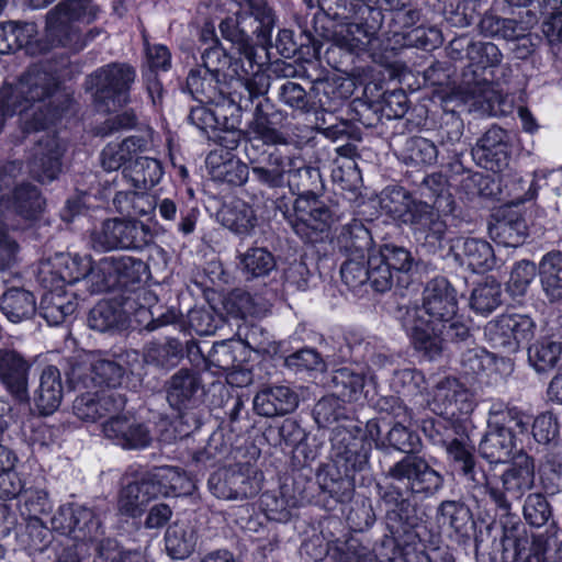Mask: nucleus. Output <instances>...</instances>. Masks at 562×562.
<instances>
[{
    "mask_svg": "<svg viewBox=\"0 0 562 562\" xmlns=\"http://www.w3.org/2000/svg\"><path fill=\"white\" fill-rule=\"evenodd\" d=\"M198 538V530L191 522L177 520L165 532L166 551L173 560L187 559L194 552Z\"/></svg>",
    "mask_w": 562,
    "mask_h": 562,
    "instance_id": "nucleus-43",
    "label": "nucleus"
},
{
    "mask_svg": "<svg viewBox=\"0 0 562 562\" xmlns=\"http://www.w3.org/2000/svg\"><path fill=\"white\" fill-rule=\"evenodd\" d=\"M187 477L172 467L155 468L124 485L119 493L117 509L130 518L139 517L146 506L158 497L184 493Z\"/></svg>",
    "mask_w": 562,
    "mask_h": 562,
    "instance_id": "nucleus-2",
    "label": "nucleus"
},
{
    "mask_svg": "<svg viewBox=\"0 0 562 562\" xmlns=\"http://www.w3.org/2000/svg\"><path fill=\"white\" fill-rule=\"evenodd\" d=\"M442 211L423 201L415 207L405 225H408L417 246L426 254H437L445 247L448 225Z\"/></svg>",
    "mask_w": 562,
    "mask_h": 562,
    "instance_id": "nucleus-16",
    "label": "nucleus"
},
{
    "mask_svg": "<svg viewBox=\"0 0 562 562\" xmlns=\"http://www.w3.org/2000/svg\"><path fill=\"white\" fill-rule=\"evenodd\" d=\"M64 396L61 374L58 368L48 366L43 369L34 402L41 415H50L60 406Z\"/></svg>",
    "mask_w": 562,
    "mask_h": 562,
    "instance_id": "nucleus-39",
    "label": "nucleus"
},
{
    "mask_svg": "<svg viewBox=\"0 0 562 562\" xmlns=\"http://www.w3.org/2000/svg\"><path fill=\"white\" fill-rule=\"evenodd\" d=\"M432 405L438 415H467L474 409L471 392L454 378H445L436 384Z\"/></svg>",
    "mask_w": 562,
    "mask_h": 562,
    "instance_id": "nucleus-29",
    "label": "nucleus"
},
{
    "mask_svg": "<svg viewBox=\"0 0 562 562\" xmlns=\"http://www.w3.org/2000/svg\"><path fill=\"white\" fill-rule=\"evenodd\" d=\"M59 89L57 77L42 66L29 67L14 83L0 88V133L15 114L23 133L47 128L58 116L54 98Z\"/></svg>",
    "mask_w": 562,
    "mask_h": 562,
    "instance_id": "nucleus-1",
    "label": "nucleus"
},
{
    "mask_svg": "<svg viewBox=\"0 0 562 562\" xmlns=\"http://www.w3.org/2000/svg\"><path fill=\"white\" fill-rule=\"evenodd\" d=\"M250 161L252 176L261 186L270 189L284 187L285 175L289 171L288 158L277 149L271 151L262 162Z\"/></svg>",
    "mask_w": 562,
    "mask_h": 562,
    "instance_id": "nucleus-51",
    "label": "nucleus"
},
{
    "mask_svg": "<svg viewBox=\"0 0 562 562\" xmlns=\"http://www.w3.org/2000/svg\"><path fill=\"white\" fill-rule=\"evenodd\" d=\"M283 119L282 112L273 110L268 99L259 100L255 106L254 119L249 123L254 139L271 146L286 145L285 135L276 127Z\"/></svg>",
    "mask_w": 562,
    "mask_h": 562,
    "instance_id": "nucleus-31",
    "label": "nucleus"
},
{
    "mask_svg": "<svg viewBox=\"0 0 562 562\" xmlns=\"http://www.w3.org/2000/svg\"><path fill=\"white\" fill-rule=\"evenodd\" d=\"M148 273V266L145 261L132 256H110L95 262V269L92 273V293L113 292L119 296H134L138 292H145V295L137 301L139 305L146 308L154 296L150 291L143 286V282Z\"/></svg>",
    "mask_w": 562,
    "mask_h": 562,
    "instance_id": "nucleus-3",
    "label": "nucleus"
},
{
    "mask_svg": "<svg viewBox=\"0 0 562 562\" xmlns=\"http://www.w3.org/2000/svg\"><path fill=\"white\" fill-rule=\"evenodd\" d=\"M330 459L337 472L357 473L369 464L371 443L366 440L362 423L345 418L333 428Z\"/></svg>",
    "mask_w": 562,
    "mask_h": 562,
    "instance_id": "nucleus-9",
    "label": "nucleus"
},
{
    "mask_svg": "<svg viewBox=\"0 0 562 562\" xmlns=\"http://www.w3.org/2000/svg\"><path fill=\"white\" fill-rule=\"evenodd\" d=\"M238 267L246 280L263 278L276 270V258L267 248L251 247L246 252L239 254Z\"/></svg>",
    "mask_w": 562,
    "mask_h": 562,
    "instance_id": "nucleus-59",
    "label": "nucleus"
},
{
    "mask_svg": "<svg viewBox=\"0 0 562 562\" xmlns=\"http://www.w3.org/2000/svg\"><path fill=\"white\" fill-rule=\"evenodd\" d=\"M352 10L353 21H344L339 24V30H330L323 24L324 37L333 38L340 47L350 52L366 50L382 27L384 14L381 7H378V0H356Z\"/></svg>",
    "mask_w": 562,
    "mask_h": 562,
    "instance_id": "nucleus-8",
    "label": "nucleus"
},
{
    "mask_svg": "<svg viewBox=\"0 0 562 562\" xmlns=\"http://www.w3.org/2000/svg\"><path fill=\"white\" fill-rule=\"evenodd\" d=\"M250 18L241 16L238 12L227 16L220 23V32L224 40L231 42L237 52L252 65L256 50L252 36L256 35L250 27Z\"/></svg>",
    "mask_w": 562,
    "mask_h": 562,
    "instance_id": "nucleus-37",
    "label": "nucleus"
},
{
    "mask_svg": "<svg viewBox=\"0 0 562 562\" xmlns=\"http://www.w3.org/2000/svg\"><path fill=\"white\" fill-rule=\"evenodd\" d=\"M528 361L537 372H549L562 367V341L544 337L528 348Z\"/></svg>",
    "mask_w": 562,
    "mask_h": 562,
    "instance_id": "nucleus-55",
    "label": "nucleus"
},
{
    "mask_svg": "<svg viewBox=\"0 0 562 562\" xmlns=\"http://www.w3.org/2000/svg\"><path fill=\"white\" fill-rule=\"evenodd\" d=\"M135 79L136 70L133 66L115 61L89 74L83 85L95 108L109 112L131 101V89Z\"/></svg>",
    "mask_w": 562,
    "mask_h": 562,
    "instance_id": "nucleus-5",
    "label": "nucleus"
},
{
    "mask_svg": "<svg viewBox=\"0 0 562 562\" xmlns=\"http://www.w3.org/2000/svg\"><path fill=\"white\" fill-rule=\"evenodd\" d=\"M94 269L95 263H92L90 256L80 257L61 254L56 256L52 273L56 274L59 281L67 284H74L83 279L92 293V273Z\"/></svg>",
    "mask_w": 562,
    "mask_h": 562,
    "instance_id": "nucleus-45",
    "label": "nucleus"
},
{
    "mask_svg": "<svg viewBox=\"0 0 562 562\" xmlns=\"http://www.w3.org/2000/svg\"><path fill=\"white\" fill-rule=\"evenodd\" d=\"M445 450L453 468L467 480L473 482L474 487L486 482V473L476 468L474 446L468 432Z\"/></svg>",
    "mask_w": 562,
    "mask_h": 562,
    "instance_id": "nucleus-38",
    "label": "nucleus"
},
{
    "mask_svg": "<svg viewBox=\"0 0 562 562\" xmlns=\"http://www.w3.org/2000/svg\"><path fill=\"white\" fill-rule=\"evenodd\" d=\"M401 321L409 333L414 350L423 359L435 361L442 356L446 342L439 325L419 317L416 307H405Z\"/></svg>",
    "mask_w": 562,
    "mask_h": 562,
    "instance_id": "nucleus-19",
    "label": "nucleus"
},
{
    "mask_svg": "<svg viewBox=\"0 0 562 562\" xmlns=\"http://www.w3.org/2000/svg\"><path fill=\"white\" fill-rule=\"evenodd\" d=\"M423 430L434 445L443 448H447L468 432L467 425L462 420L442 417V415H439L438 418L425 420Z\"/></svg>",
    "mask_w": 562,
    "mask_h": 562,
    "instance_id": "nucleus-56",
    "label": "nucleus"
},
{
    "mask_svg": "<svg viewBox=\"0 0 562 562\" xmlns=\"http://www.w3.org/2000/svg\"><path fill=\"white\" fill-rule=\"evenodd\" d=\"M145 294L144 291L130 297L114 294L110 300L99 302L89 313V326L101 333L126 329L130 326L131 315L147 312L137 303L142 297L139 295Z\"/></svg>",
    "mask_w": 562,
    "mask_h": 562,
    "instance_id": "nucleus-15",
    "label": "nucleus"
},
{
    "mask_svg": "<svg viewBox=\"0 0 562 562\" xmlns=\"http://www.w3.org/2000/svg\"><path fill=\"white\" fill-rule=\"evenodd\" d=\"M539 21V14L535 10L527 9L512 18L499 16L494 13H485L477 23V29L484 37L510 42L524 31H530Z\"/></svg>",
    "mask_w": 562,
    "mask_h": 562,
    "instance_id": "nucleus-26",
    "label": "nucleus"
},
{
    "mask_svg": "<svg viewBox=\"0 0 562 562\" xmlns=\"http://www.w3.org/2000/svg\"><path fill=\"white\" fill-rule=\"evenodd\" d=\"M390 142L395 154L407 165H431L437 161L438 149L425 137L394 134Z\"/></svg>",
    "mask_w": 562,
    "mask_h": 562,
    "instance_id": "nucleus-36",
    "label": "nucleus"
},
{
    "mask_svg": "<svg viewBox=\"0 0 562 562\" xmlns=\"http://www.w3.org/2000/svg\"><path fill=\"white\" fill-rule=\"evenodd\" d=\"M322 383L327 394L323 395L318 404L323 409H325L326 405L333 406L335 418L342 414V404L351 400L352 395L361 386L360 378L347 368L337 369L330 373L323 372Z\"/></svg>",
    "mask_w": 562,
    "mask_h": 562,
    "instance_id": "nucleus-28",
    "label": "nucleus"
},
{
    "mask_svg": "<svg viewBox=\"0 0 562 562\" xmlns=\"http://www.w3.org/2000/svg\"><path fill=\"white\" fill-rule=\"evenodd\" d=\"M295 234L314 248L316 236V193L306 190L297 195L293 204V214L285 215ZM314 255V249H312ZM313 260V256H311Z\"/></svg>",
    "mask_w": 562,
    "mask_h": 562,
    "instance_id": "nucleus-32",
    "label": "nucleus"
},
{
    "mask_svg": "<svg viewBox=\"0 0 562 562\" xmlns=\"http://www.w3.org/2000/svg\"><path fill=\"white\" fill-rule=\"evenodd\" d=\"M488 225L490 237L505 247H518L528 237V225L521 212L512 206H504L493 216Z\"/></svg>",
    "mask_w": 562,
    "mask_h": 562,
    "instance_id": "nucleus-30",
    "label": "nucleus"
},
{
    "mask_svg": "<svg viewBox=\"0 0 562 562\" xmlns=\"http://www.w3.org/2000/svg\"><path fill=\"white\" fill-rule=\"evenodd\" d=\"M512 136L508 131L492 125L471 149L472 159L482 168L499 172L510 159Z\"/></svg>",
    "mask_w": 562,
    "mask_h": 562,
    "instance_id": "nucleus-21",
    "label": "nucleus"
},
{
    "mask_svg": "<svg viewBox=\"0 0 562 562\" xmlns=\"http://www.w3.org/2000/svg\"><path fill=\"white\" fill-rule=\"evenodd\" d=\"M385 477L394 485L402 486L403 490L415 495H434L443 485L442 475L418 453H411L395 462L389 468Z\"/></svg>",
    "mask_w": 562,
    "mask_h": 562,
    "instance_id": "nucleus-14",
    "label": "nucleus"
},
{
    "mask_svg": "<svg viewBox=\"0 0 562 562\" xmlns=\"http://www.w3.org/2000/svg\"><path fill=\"white\" fill-rule=\"evenodd\" d=\"M437 514L460 535H469L475 524L470 507L460 501L441 502L437 508Z\"/></svg>",
    "mask_w": 562,
    "mask_h": 562,
    "instance_id": "nucleus-62",
    "label": "nucleus"
},
{
    "mask_svg": "<svg viewBox=\"0 0 562 562\" xmlns=\"http://www.w3.org/2000/svg\"><path fill=\"white\" fill-rule=\"evenodd\" d=\"M422 200L413 199L411 193L402 187L389 186L381 194V207L394 220L405 224L412 216L415 207Z\"/></svg>",
    "mask_w": 562,
    "mask_h": 562,
    "instance_id": "nucleus-54",
    "label": "nucleus"
},
{
    "mask_svg": "<svg viewBox=\"0 0 562 562\" xmlns=\"http://www.w3.org/2000/svg\"><path fill=\"white\" fill-rule=\"evenodd\" d=\"M375 490L380 506L385 510V527L394 540L398 541L408 536L423 522L417 503L414 501L415 494L391 482L376 483Z\"/></svg>",
    "mask_w": 562,
    "mask_h": 562,
    "instance_id": "nucleus-12",
    "label": "nucleus"
},
{
    "mask_svg": "<svg viewBox=\"0 0 562 562\" xmlns=\"http://www.w3.org/2000/svg\"><path fill=\"white\" fill-rule=\"evenodd\" d=\"M166 402L178 414L187 431H192L202 425L198 408L204 402L205 387L201 370L182 367L177 369L164 382Z\"/></svg>",
    "mask_w": 562,
    "mask_h": 562,
    "instance_id": "nucleus-6",
    "label": "nucleus"
},
{
    "mask_svg": "<svg viewBox=\"0 0 562 562\" xmlns=\"http://www.w3.org/2000/svg\"><path fill=\"white\" fill-rule=\"evenodd\" d=\"M144 361L157 369L171 370L184 358L183 342L169 337L164 342L151 341L144 348Z\"/></svg>",
    "mask_w": 562,
    "mask_h": 562,
    "instance_id": "nucleus-49",
    "label": "nucleus"
},
{
    "mask_svg": "<svg viewBox=\"0 0 562 562\" xmlns=\"http://www.w3.org/2000/svg\"><path fill=\"white\" fill-rule=\"evenodd\" d=\"M9 203L14 213L26 220L35 218L44 206V200L38 189L31 183H22L15 187L11 202L5 201L3 196L0 199V224L5 220L3 206L8 207Z\"/></svg>",
    "mask_w": 562,
    "mask_h": 562,
    "instance_id": "nucleus-46",
    "label": "nucleus"
},
{
    "mask_svg": "<svg viewBox=\"0 0 562 562\" xmlns=\"http://www.w3.org/2000/svg\"><path fill=\"white\" fill-rule=\"evenodd\" d=\"M186 88L200 103H211L226 92L227 82L212 74H204L201 68L195 67L188 74Z\"/></svg>",
    "mask_w": 562,
    "mask_h": 562,
    "instance_id": "nucleus-50",
    "label": "nucleus"
},
{
    "mask_svg": "<svg viewBox=\"0 0 562 562\" xmlns=\"http://www.w3.org/2000/svg\"><path fill=\"white\" fill-rule=\"evenodd\" d=\"M35 34V24L9 21L0 23V55L14 53L29 44Z\"/></svg>",
    "mask_w": 562,
    "mask_h": 562,
    "instance_id": "nucleus-61",
    "label": "nucleus"
},
{
    "mask_svg": "<svg viewBox=\"0 0 562 562\" xmlns=\"http://www.w3.org/2000/svg\"><path fill=\"white\" fill-rule=\"evenodd\" d=\"M538 273L543 292L551 302L562 299V251L552 250L539 262Z\"/></svg>",
    "mask_w": 562,
    "mask_h": 562,
    "instance_id": "nucleus-52",
    "label": "nucleus"
},
{
    "mask_svg": "<svg viewBox=\"0 0 562 562\" xmlns=\"http://www.w3.org/2000/svg\"><path fill=\"white\" fill-rule=\"evenodd\" d=\"M98 9L90 0H63L46 14V36L55 46L77 53L86 47L78 22L90 23L97 18Z\"/></svg>",
    "mask_w": 562,
    "mask_h": 562,
    "instance_id": "nucleus-7",
    "label": "nucleus"
},
{
    "mask_svg": "<svg viewBox=\"0 0 562 562\" xmlns=\"http://www.w3.org/2000/svg\"><path fill=\"white\" fill-rule=\"evenodd\" d=\"M104 436L125 450H143L153 442L149 426L133 416L114 415L102 426Z\"/></svg>",
    "mask_w": 562,
    "mask_h": 562,
    "instance_id": "nucleus-23",
    "label": "nucleus"
},
{
    "mask_svg": "<svg viewBox=\"0 0 562 562\" xmlns=\"http://www.w3.org/2000/svg\"><path fill=\"white\" fill-rule=\"evenodd\" d=\"M238 13L250 18V27L257 36V44L271 45V32L274 27V14L266 0H245Z\"/></svg>",
    "mask_w": 562,
    "mask_h": 562,
    "instance_id": "nucleus-48",
    "label": "nucleus"
},
{
    "mask_svg": "<svg viewBox=\"0 0 562 562\" xmlns=\"http://www.w3.org/2000/svg\"><path fill=\"white\" fill-rule=\"evenodd\" d=\"M352 82L340 77L318 78V133L333 143L345 142L335 148L336 153L344 157L352 156L356 147L349 142L353 134V125L349 119H344L342 112L345 100L351 93Z\"/></svg>",
    "mask_w": 562,
    "mask_h": 562,
    "instance_id": "nucleus-4",
    "label": "nucleus"
},
{
    "mask_svg": "<svg viewBox=\"0 0 562 562\" xmlns=\"http://www.w3.org/2000/svg\"><path fill=\"white\" fill-rule=\"evenodd\" d=\"M338 249L346 257L368 258L373 254V237L370 229L359 220L344 225L339 234L331 237L328 247H324L323 255Z\"/></svg>",
    "mask_w": 562,
    "mask_h": 562,
    "instance_id": "nucleus-27",
    "label": "nucleus"
},
{
    "mask_svg": "<svg viewBox=\"0 0 562 562\" xmlns=\"http://www.w3.org/2000/svg\"><path fill=\"white\" fill-rule=\"evenodd\" d=\"M420 196L430 200V206L451 213L454 209V199L449 190V182L441 172L426 176L418 186Z\"/></svg>",
    "mask_w": 562,
    "mask_h": 562,
    "instance_id": "nucleus-57",
    "label": "nucleus"
},
{
    "mask_svg": "<svg viewBox=\"0 0 562 562\" xmlns=\"http://www.w3.org/2000/svg\"><path fill=\"white\" fill-rule=\"evenodd\" d=\"M71 535L75 539L94 542L95 546L105 539L102 538L103 529L100 518L91 508L80 505L76 507L74 532Z\"/></svg>",
    "mask_w": 562,
    "mask_h": 562,
    "instance_id": "nucleus-63",
    "label": "nucleus"
},
{
    "mask_svg": "<svg viewBox=\"0 0 562 562\" xmlns=\"http://www.w3.org/2000/svg\"><path fill=\"white\" fill-rule=\"evenodd\" d=\"M355 473L338 472V476H326L318 484V505L326 512H334L339 504L349 502L355 493Z\"/></svg>",
    "mask_w": 562,
    "mask_h": 562,
    "instance_id": "nucleus-44",
    "label": "nucleus"
},
{
    "mask_svg": "<svg viewBox=\"0 0 562 562\" xmlns=\"http://www.w3.org/2000/svg\"><path fill=\"white\" fill-rule=\"evenodd\" d=\"M501 562H542L547 550L543 536H528L517 516L502 513Z\"/></svg>",
    "mask_w": 562,
    "mask_h": 562,
    "instance_id": "nucleus-13",
    "label": "nucleus"
},
{
    "mask_svg": "<svg viewBox=\"0 0 562 562\" xmlns=\"http://www.w3.org/2000/svg\"><path fill=\"white\" fill-rule=\"evenodd\" d=\"M122 172L136 189L148 190L160 181L164 170L159 160L138 156Z\"/></svg>",
    "mask_w": 562,
    "mask_h": 562,
    "instance_id": "nucleus-53",
    "label": "nucleus"
},
{
    "mask_svg": "<svg viewBox=\"0 0 562 562\" xmlns=\"http://www.w3.org/2000/svg\"><path fill=\"white\" fill-rule=\"evenodd\" d=\"M65 147L56 135H44L37 140L30 160V172L41 183L57 179L61 171Z\"/></svg>",
    "mask_w": 562,
    "mask_h": 562,
    "instance_id": "nucleus-25",
    "label": "nucleus"
},
{
    "mask_svg": "<svg viewBox=\"0 0 562 562\" xmlns=\"http://www.w3.org/2000/svg\"><path fill=\"white\" fill-rule=\"evenodd\" d=\"M405 420L395 422L379 442V449L392 448L408 456L419 453L422 449V439L419 435L404 425Z\"/></svg>",
    "mask_w": 562,
    "mask_h": 562,
    "instance_id": "nucleus-60",
    "label": "nucleus"
},
{
    "mask_svg": "<svg viewBox=\"0 0 562 562\" xmlns=\"http://www.w3.org/2000/svg\"><path fill=\"white\" fill-rule=\"evenodd\" d=\"M205 164L215 181L243 186L248 180V166L229 151L212 150L206 156Z\"/></svg>",
    "mask_w": 562,
    "mask_h": 562,
    "instance_id": "nucleus-34",
    "label": "nucleus"
},
{
    "mask_svg": "<svg viewBox=\"0 0 562 562\" xmlns=\"http://www.w3.org/2000/svg\"><path fill=\"white\" fill-rule=\"evenodd\" d=\"M153 241L148 225L135 218H106L90 232L89 244L97 251L142 250Z\"/></svg>",
    "mask_w": 562,
    "mask_h": 562,
    "instance_id": "nucleus-10",
    "label": "nucleus"
},
{
    "mask_svg": "<svg viewBox=\"0 0 562 562\" xmlns=\"http://www.w3.org/2000/svg\"><path fill=\"white\" fill-rule=\"evenodd\" d=\"M297 404L295 392L284 385L263 387L254 397V411L263 417L290 414Z\"/></svg>",
    "mask_w": 562,
    "mask_h": 562,
    "instance_id": "nucleus-35",
    "label": "nucleus"
},
{
    "mask_svg": "<svg viewBox=\"0 0 562 562\" xmlns=\"http://www.w3.org/2000/svg\"><path fill=\"white\" fill-rule=\"evenodd\" d=\"M262 473L255 470H222L211 474L207 481L211 493L217 498L245 501L261 490Z\"/></svg>",
    "mask_w": 562,
    "mask_h": 562,
    "instance_id": "nucleus-20",
    "label": "nucleus"
},
{
    "mask_svg": "<svg viewBox=\"0 0 562 562\" xmlns=\"http://www.w3.org/2000/svg\"><path fill=\"white\" fill-rule=\"evenodd\" d=\"M0 311L11 323H21L36 314V299L23 288H10L0 297Z\"/></svg>",
    "mask_w": 562,
    "mask_h": 562,
    "instance_id": "nucleus-47",
    "label": "nucleus"
},
{
    "mask_svg": "<svg viewBox=\"0 0 562 562\" xmlns=\"http://www.w3.org/2000/svg\"><path fill=\"white\" fill-rule=\"evenodd\" d=\"M460 364L467 375H480L488 370L507 373L513 370L510 358L497 356L482 347L468 349L461 356Z\"/></svg>",
    "mask_w": 562,
    "mask_h": 562,
    "instance_id": "nucleus-42",
    "label": "nucleus"
},
{
    "mask_svg": "<svg viewBox=\"0 0 562 562\" xmlns=\"http://www.w3.org/2000/svg\"><path fill=\"white\" fill-rule=\"evenodd\" d=\"M77 310L71 295L59 291H49L42 296L37 311L48 325H59Z\"/></svg>",
    "mask_w": 562,
    "mask_h": 562,
    "instance_id": "nucleus-58",
    "label": "nucleus"
},
{
    "mask_svg": "<svg viewBox=\"0 0 562 562\" xmlns=\"http://www.w3.org/2000/svg\"><path fill=\"white\" fill-rule=\"evenodd\" d=\"M453 257L461 266L473 272H485L495 266L492 246L477 238H460L451 247Z\"/></svg>",
    "mask_w": 562,
    "mask_h": 562,
    "instance_id": "nucleus-33",
    "label": "nucleus"
},
{
    "mask_svg": "<svg viewBox=\"0 0 562 562\" xmlns=\"http://www.w3.org/2000/svg\"><path fill=\"white\" fill-rule=\"evenodd\" d=\"M75 398L72 412L80 420L95 423L109 414L124 409L127 398L120 390L82 389Z\"/></svg>",
    "mask_w": 562,
    "mask_h": 562,
    "instance_id": "nucleus-22",
    "label": "nucleus"
},
{
    "mask_svg": "<svg viewBox=\"0 0 562 562\" xmlns=\"http://www.w3.org/2000/svg\"><path fill=\"white\" fill-rule=\"evenodd\" d=\"M516 447L515 435L504 427H487L479 443V452L490 463L507 462Z\"/></svg>",
    "mask_w": 562,
    "mask_h": 562,
    "instance_id": "nucleus-40",
    "label": "nucleus"
},
{
    "mask_svg": "<svg viewBox=\"0 0 562 562\" xmlns=\"http://www.w3.org/2000/svg\"><path fill=\"white\" fill-rule=\"evenodd\" d=\"M423 307L428 322H448L458 312V300L454 288L447 278L436 277L427 282L423 292Z\"/></svg>",
    "mask_w": 562,
    "mask_h": 562,
    "instance_id": "nucleus-24",
    "label": "nucleus"
},
{
    "mask_svg": "<svg viewBox=\"0 0 562 562\" xmlns=\"http://www.w3.org/2000/svg\"><path fill=\"white\" fill-rule=\"evenodd\" d=\"M535 330L536 323L530 316L503 314L486 324L485 336L494 348L514 353L535 336Z\"/></svg>",
    "mask_w": 562,
    "mask_h": 562,
    "instance_id": "nucleus-18",
    "label": "nucleus"
},
{
    "mask_svg": "<svg viewBox=\"0 0 562 562\" xmlns=\"http://www.w3.org/2000/svg\"><path fill=\"white\" fill-rule=\"evenodd\" d=\"M216 216L224 227L239 235L250 234L258 221L252 206L241 199L225 202Z\"/></svg>",
    "mask_w": 562,
    "mask_h": 562,
    "instance_id": "nucleus-41",
    "label": "nucleus"
},
{
    "mask_svg": "<svg viewBox=\"0 0 562 562\" xmlns=\"http://www.w3.org/2000/svg\"><path fill=\"white\" fill-rule=\"evenodd\" d=\"M535 460L524 451L514 456L512 463L501 475L502 488L492 485L486 476V482L479 487H484L496 509L509 514L513 501H519L526 492L535 485Z\"/></svg>",
    "mask_w": 562,
    "mask_h": 562,
    "instance_id": "nucleus-11",
    "label": "nucleus"
},
{
    "mask_svg": "<svg viewBox=\"0 0 562 562\" xmlns=\"http://www.w3.org/2000/svg\"><path fill=\"white\" fill-rule=\"evenodd\" d=\"M502 303V286L494 278H486L472 291L470 306L476 313L490 314Z\"/></svg>",
    "mask_w": 562,
    "mask_h": 562,
    "instance_id": "nucleus-64",
    "label": "nucleus"
},
{
    "mask_svg": "<svg viewBox=\"0 0 562 562\" xmlns=\"http://www.w3.org/2000/svg\"><path fill=\"white\" fill-rule=\"evenodd\" d=\"M124 376V368L114 360L98 359L90 366L75 363L66 371L67 389L117 390Z\"/></svg>",
    "mask_w": 562,
    "mask_h": 562,
    "instance_id": "nucleus-17",
    "label": "nucleus"
}]
</instances>
